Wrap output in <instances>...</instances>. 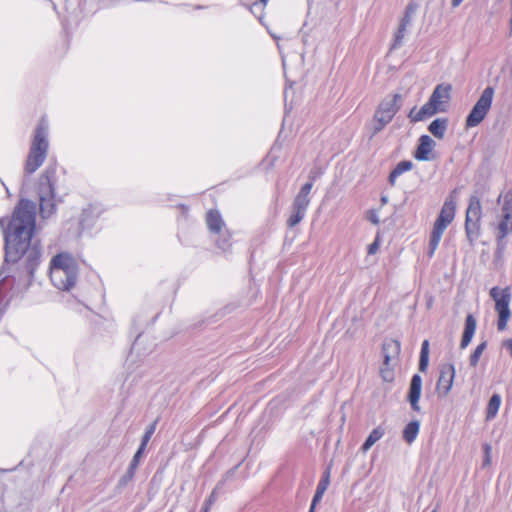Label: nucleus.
Listing matches in <instances>:
<instances>
[{
	"label": "nucleus",
	"instance_id": "obj_24",
	"mask_svg": "<svg viewBox=\"0 0 512 512\" xmlns=\"http://www.w3.org/2000/svg\"><path fill=\"white\" fill-rule=\"evenodd\" d=\"M412 167L413 163L411 161H401L391 172L389 176V182L393 185L397 177H399L404 172L410 171Z\"/></svg>",
	"mask_w": 512,
	"mask_h": 512
},
{
	"label": "nucleus",
	"instance_id": "obj_23",
	"mask_svg": "<svg viewBox=\"0 0 512 512\" xmlns=\"http://www.w3.org/2000/svg\"><path fill=\"white\" fill-rule=\"evenodd\" d=\"M501 405V396L499 394H493L488 402L486 409V419L492 420L498 413Z\"/></svg>",
	"mask_w": 512,
	"mask_h": 512
},
{
	"label": "nucleus",
	"instance_id": "obj_42",
	"mask_svg": "<svg viewBox=\"0 0 512 512\" xmlns=\"http://www.w3.org/2000/svg\"><path fill=\"white\" fill-rule=\"evenodd\" d=\"M505 199H506V203L504 205L509 207V205L512 204V190L505 195Z\"/></svg>",
	"mask_w": 512,
	"mask_h": 512
},
{
	"label": "nucleus",
	"instance_id": "obj_32",
	"mask_svg": "<svg viewBox=\"0 0 512 512\" xmlns=\"http://www.w3.org/2000/svg\"><path fill=\"white\" fill-rule=\"evenodd\" d=\"M155 426H156V424L153 423L148 427L145 434L143 435L141 446L146 447L147 443L149 442L151 436L153 435V433L155 431Z\"/></svg>",
	"mask_w": 512,
	"mask_h": 512
},
{
	"label": "nucleus",
	"instance_id": "obj_47",
	"mask_svg": "<svg viewBox=\"0 0 512 512\" xmlns=\"http://www.w3.org/2000/svg\"><path fill=\"white\" fill-rule=\"evenodd\" d=\"M208 511H209L208 506H204V507H203V512H208Z\"/></svg>",
	"mask_w": 512,
	"mask_h": 512
},
{
	"label": "nucleus",
	"instance_id": "obj_26",
	"mask_svg": "<svg viewBox=\"0 0 512 512\" xmlns=\"http://www.w3.org/2000/svg\"><path fill=\"white\" fill-rule=\"evenodd\" d=\"M400 350V345L397 341L390 340L383 345V356H384V365L389 366L390 363V355L389 352H393L397 354Z\"/></svg>",
	"mask_w": 512,
	"mask_h": 512
},
{
	"label": "nucleus",
	"instance_id": "obj_44",
	"mask_svg": "<svg viewBox=\"0 0 512 512\" xmlns=\"http://www.w3.org/2000/svg\"><path fill=\"white\" fill-rule=\"evenodd\" d=\"M381 202H382V204H386L388 202V198L386 196H383L381 198Z\"/></svg>",
	"mask_w": 512,
	"mask_h": 512
},
{
	"label": "nucleus",
	"instance_id": "obj_33",
	"mask_svg": "<svg viewBox=\"0 0 512 512\" xmlns=\"http://www.w3.org/2000/svg\"><path fill=\"white\" fill-rule=\"evenodd\" d=\"M380 373H381V377L386 382H391L394 378L393 372L388 366H385L384 368H382L380 370Z\"/></svg>",
	"mask_w": 512,
	"mask_h": 512
},
{
	"label": "nucleus",
	"instance_id": "obj_43",
	"mask_svg": "<svg viewBox=\"0 0 512 512\" xmlns=\"http://www.w3.org/2000/svg\"><path fill=\"white\" fill-rule=\"evenodd\" d=\"M463 0H452V5L454 7H457L459 6L461 3H462Z\"/></svg>",
	"mask_w": 512,
	"mask_h": 512
},
{
	"label": "nucleus",
	"instance_id": "obj_16",
	"mask_svg": "<svg viewBox=\"0 0 512 512\" xmlns=\"http://www.w3.org/2000/svg\"><path fill=\"white\" fill-rule=\"evenodd\" d=\"M206 224L209 231L214 234H221L225 228L222 216L217 210H210L207 212Z\"/></svg>",
	"mask_w": 512,
	"mask_h": 512
},
{
	"label": "nucleus",
	"instance_id": "obj_1",
	"mask_svg": "<svg viewBox=\"0 0 512 512\" xmlns=\"http://www.w3.org/2000/svg\"><path fill=\"white\" fill-rule=\"evenodd\" d=\"M35 215V204L29 200H21L16 206L7 228H5L6 220L0 219L7 262H16L27 252L35 228Z\"/></svg>",
	"mask_w": 512,
	"mask_h": 512
},
{
	"label": "nucleus",
	"instance_id": "obj_36",
	"mask_svg": "<svg viewBox=\"0 0 512 512\" xmlns=\"http://www.w3.org/2000/svg\"><path fill=\"white\" fill-rule=\"evenodd\" d=\"M379 238L376 237V239L374 240L373 243H371L369 246H368V254L369 255H374L377 253L378 249H379Z\"/></svg>",
	"mask_w": 512,
	"mask_h": 512
},
{
	"label": "nucleus",
	"instance_id": "obj_13",
	"mask_svg": "<svg viewBox=\"0 0 512 512\" xmlns=\"http://www.w3.org/2000/svg\"><path fill=\"white\" fill-rule=\"evenodd\" d=\"M435 145V141L430 136L422 135L419 139V145L415 152V158L419 161L431 160V154Z\"/></svg>",
	"mask_w": 512,
	"mask_h": 512
},
{
	"label": "nucleus",
	"instance_id": "obj_35",
	"mask_svg": "<svg viewBox=\"0 0 512 512\" xmlns=\"http://www.w3.org/2000/svg\"><path fill=\"white\" fill-rule=\"evenodd\" d=\"M216 244L223 251H227L231 246V243L229 242V237H224L223 239L217 240Z\"/></svg>",
	"mask_w": 512,
	"mask_h": 512
},
{
	"label": "nucleus",
	"instance_id": "obj_10",
	"mask_svg": "<svg viewBox=\"0 0 512 512\" xmlns=\"http://www.w3.org/2000/svg\"><path fill=\"white\" fill-rule=\"evenodd\" d=\"M455 378V367L453 364H445L440 369L436 389L441 396H447L451 391Z\"/></svg>",
	"mask_w": 512,
	"mask_h": 512
},
{
	"label": "nucleus",
	"instance_id": "obj_41",
	"mask_svg": "<svg viewBox=\"0 0 512 512\" xmlns=\"http://www.w3.org/2000/svg\"><path fill=\"white\" fill-rule=\"evenodd\" d=\"M503 346L509 351L512 357V339H507L506 341H504Z\"/></svg>",
	"mask_w": 512,
	"mask_h": 512
},
{
	"label": "nucleus",
	"instance_id": "obj_5",
	"mask_svg": "<svg viewBox=\"0 0 512 512\" xmlns=\"http://www.w3.org/2000/svg\"><path fill=\"white\" fill-rule=\"evenodd\" d=\"M401 100L400 94H394L384 98L375 111L372 122V136L379 133L383 128L389 124L395 114L400 108L399 101Z\"/></svg>",
	"mask_w": 512,
	"mask_h": 512
},
{
	"label": "nucleus",
	"instance_id": "obj_8",
	"mask_svg": "<svg viewBox=\"0 0 512 512\" xmlns=\"http://www.w3.org/2000/svg\"><path fill=\"white\" fill-rule=\"evenodd\" d=\"M490 296L495 301V310L498 313L497 328L503 331L507 327L511 312L509 308L511 294L508 288L499 289L494 287L490 291Z\"/></svg>",
	"mask_w": 512,
	"mask_h": 512
},
{
	"label": "nucleus",
	"instance_id": "obj_12",
	"mask_svg": "<svg viewBox=\"0 0 512 512\" xmlns=\"http://www.w3.org/2000/svg\"><path fill=\"white\" fill-rule=\"evenodd\" d=\"M421 392H422V378L420 375L415 374V375H413V377L411 379L407 398L411 405V408L416 412L420 411L419 399L421 396Z\"/></svg>",
	"mask_w": 512,
	"mask_h": 512
},
{
	"label": "nucleus",
	"instance_id": "obj_20",
	"mask_svg": "<svg viewBox=\"0 0 512 512\" xmlns=\"http://www.w3.org/2000/svg\"><path fill=\"white\" fill-rule=\"evenodd\" d=\"M385 434V428L378 426L374 428L365 442L363 443L361 450L367 452L377 441H379Z\"/></svg>",
	"mask_w": 512,
	"mask_h": 512
},
{
	"label": "nucleus",
	"instance_id": "obj_11",
	"mask_svg": "<svg viewBox=\"0 0 512 512\" xmlns=\"http://www.w3.org/2000/svg\"><path fill=\"white\" fill-rule=\"evenodd\" d=\"M451 89L452 87L449 84H439L435 87L429 98L441 112L446 111L447 104L450 100Z\"/></svg>",
	"mask_w": 512,
	"mask_h": 512
},
{
	"label": "nucleus",
	"instance_id": "obj_27",
	"mask_svg": "<svg viewBox=\"0 0 512 512\" xmlns=\"http://www.w3.org/2000/svg\"><path fill=\"white\" fill-rule=\"evenodd\" d=\"M429 362V341L424 340L421 345L420 352V360H419V369L420 371H425L427 369Z\"/></svg>",
	"mask_w": 512,
	"mask_h": 512
},
{
	"label": "nucleus",
	"instance_id": "obj_45",
	"mask_svg": "<svg viewBox=\"0 0 512 512\" xmlns=\"http://www.w3.org/2000/svg\"><path fill=\"white\" fill-rule=\"evenodd\" d=\"M314 509H315V506H313V502H312L309 512H314Z\"/></svg>",
	"mask_w": 512,
	"mask_h": 512
},
{
	"label": "nucleus",
	"instance_id": "obj_34",
	"mask_svg": "<svg viewBox=\"0 0 512 512\" xmlns=\"http://www.w3.org/2000/svg\"><path fill=\"white\" fill-rule=\"evenodd\" d=\"M367 219L374 225L379 224L380 219L377 210H370L367 212Z\"/></svg>",
	"mask_w": 512,
	"mask_h": 512
},
{
	"label": "nucleus",
	"instance_id": "obj_21",
	"mask_svg": "<svg viewBox=\"0 0 512 512\" xmlns=\"http://www.w3.org/2000/svg\"><path fill=\"white\" fill-rule=\"evenodd\" d=\"M420 429V423L419 421H411L409 422L404 430H403V439L408 443L411 444L415 441Z\"/></svg>",
	"mask_w": 512,
	"mask_h": 512
},
{
	"label": "nucleus",
	"instance_id": "obj_7",
	"mask_svg": "<svg viewBox=\"0 0 512 512\" xmlns=\"http://www.w3.org/2000/svg\"><path fill=\"white\" fill-rule=\"evenodd\" d=\"M482 207L477 196H471L466 211L465 232L469 242L472 244L480 235V220Z\"/></svg>",
	"mask_w": 512,
	"mask_h": 512
},
{
	"label": "nucleus",
	"instance_id": "obj_14",
	"mask_svg": "<svg viewBox=\"0 0 512 512\" xmlns=\"http://www.w3.org/2000/svg\"><path fill=\"white\" fill-rule=\"evenodd\" d=\"M441 112L439 108H436V106L432 103V101L429 99L428 102H426L419 110H416V108H412L409 112V119L411 122H419L423 121L429 117H432L436 113Z\"/></svg>",
	"mask_w": 512,
	"mask_h": 512
},
{
	"label": "nucleus",
	"instance_id": "obj_6",
	"mask_svg": "<svg viewBox=\"0 0 512 512\" xmlns=\"http://www.w3.org/2000/svg\"><path fill=\"white\" fill-rule=\"evenodd\" d=\"M493 97V87H486L467 116L466 127H476L484 120L491 108Z\"/></svg>",
	"mask_w": 512,
	"mask_h": 512
},
{
	"label": "nucleus",
	"instance_id": "obj_37",
	"mask_svg": "<svg viewBox=\"0 0 512 512\" xmlns=\"http://www.w3.org/2000/svg\"><path fill=\"white\" fill-rule=\"evenodd\" d=\"M483 448H484V452H485V458H484L483 464L486 466V465H489L491 462V456H490L491 446L489 444H485L483 446Z\"/></svg>",
	"mask_w": 512,
	"mask_h": 512
},
{
	"label": "nucleus",
	"instance_id": "obj_25",
	"mask_svg": "<svg viewBox=\"0 0 512 512\" xmlns=\"http://www.w3.org/2000/svg\"><path fill=\"white\" fill-rule=\"evenodd\" d=\"M509 207H507L506 205L503 206V210L505 211V214H504V217H503V220L499 223L498 225V239L502 240L504 239L507 235H508V231H509V228H508V222L510 220V212H509Z\"/></svg>",
	"mask_w": 512,
	"mask_h": 512
},
{
	"label": "nucleus",
	"instance_id": "obj_29",
	"mask_svg": "<svg viewBox=\"0 0 512 512\" xmlns=\"http://www.w3.org/2000/svg\"><path fill=\"white\" fill-rule=\"evenodd\" d=\"M103 212H104V208L101 204L93 203V204H90L86 209H84L83 215L85 217H89V216L99 217Z\"/></svg>",
	"mask_w": 512,
	"mask_h": 512
},
{
	"label": "nucleus",
	"instance_id": "obj_19",
	"mask_svg": "<svg viewBox=\"0 0 512 512\" xmlns=\"http://www.w3.org/2000/svg\"><path fill=\"white\" fill-rule=\"evenodd\" d=\"M447 125L448 120L446 118H437L430 123L428 130L436 138L442 139L445 135Z\"/></svg>",
	"mask_w": 512,
	"mask_h": 512
},
{
	"label": "nucleus",
	"instance_id": "obj_22",
	"mask_svg": "<svg viewBox=\"0 0 512 512\" xmlns=\"http://www.w3.org/2000/svg\"><path fill=\"white\" fill-rule=\"evenodd\" d=\"M330 483V472L326 471L318 483L315 495L313 497V506H316V504L322 499L325 491L327 490Z\"/></svg>",
	"mask_w": 512,
	"mask_h": 512
},
{
	"label": "nucleus",
	"instance_id": "obj_39",
	"mask_svg": "<svg viewBox=\"0 0 512 512\" xmlns=\"http://www.w3.org/2000/svg\"><path fill=\"white\" fill-rule=\"evenodd\" d=\"M215 491H213L211 493V495L209 496V498L205 501V504L204 506H208V508L210 509L211 505L213 504V502L215 501Z\"/></svg>",
	"mask_w": 512,
	"mask_h": 512
},
{
	"label": "nucleus",
	"instance_id": "obj_15",
	"mask_svg": "<svg viewBox=\"0 0 512 512\" xmlns=\"http://www.w3.org/2000/svg\"><path fill=\"white\" fill-rule=\"evenodd\" d=\"M313 187V183L312 182H307L306 184H304L300 191L298 192V194L296 195V197L294 198V201H293V204H292V207L296 210H301V211H304L306 212L308 207H309V204H310V192H311V189Z\"/></svg>",
	"mask_w": 512,
	"mask_h": 512
},
{
	"label": "nucleus",
	"instance_id": "obj_2",
	"mask_svg": "<svg viewBox=\"0 0 512 512\" xmlns=\"http://www.w3.org/2000/svg\"><path fill=\"white\" fill-rule=\"evenodd\" d=\"M49 150V123L41 118L32 132L29 152L25 161L26 174L34 173L46 160Z\"/></svg>",
	"mask_w": 512,
	"mask_h": 512
},
{
	"label": "nucleus",
	"instance_id": "obj_30",
	"mask_svg": "<svg viewBox=\"0 0 512 512\" xmlns=\"http://www.w3.org/2000/svg\"><path fill=\"white\" fill-rule=\"evenodd\" d=\"M485 347H486V344L485 343H481V344H479L475 348L474 352L471 354V356H470V365L472 367H476L477 366V364L479 362V359H480V357H481Z\"/></svg>",
	"mask_w": 512,
	"mask_h": 512
},
{
	"label": "nucleus",
	"instance_id": "obj_28",
	"mask_svg": "<svg viewBox=\"0 0 512 512\" xmlns=\"http://www.w3.org/2000/svg\"><path fill=\"white\" fill-rule=\"evenodd\" d=\"M306 212L301 210H296L292 207V212L290 217L287 220V224L289 227H294L299 224L302 219L305 217Z\"/></svg>",
	"mask_w": 512,
	"mask_h": 512
},
{
	"label": "nucleus",
	"instance_id": "obj_18",
	"mask_svg": "<svg viewBox=\"0 0 512 512\" xmlns=\"http://www.w3.org/2000/svg\"><path fill=\"white\" fill-rule=\"evenodd\" d=\"M415 11H416V6H414L413 4H409L407 9H406L405 16L401 20V23L399 25L398 31H397V33L395 35L394 47H397L398 45H400L401 40L404 37V33H405V30H406V27L410 24L411 18L413 16V14L415 13Z\"/></svg>",
	"mask_w": 512,
	"mask_h": 512
},
{
	"label": "nucleus",
	"instance_id": "obj_40",
	"mask_svg": "<svg viewBox=\"0 0 512 512\" xmlns=\"http://www.w3.org/2000/svg\"><path fill=\"white\" fill-rule=\"evenodd\" d=\"M268 0H260V3H254L251 7V11L255 13V10L257 8H260L261 6H265L267 4Z\"/></svg>",
	"mask_w": 512,
	"mask_h": 512
},
{
	"label": "nucleus",
	"instance_id": "obj_31",
	"mask_svg": "<svg viewBox=\"0 0 512 512\" xmlns=\"http://www.w3.org/2000/svg\"><path fill=\"white\" fill-rule=\"evenodd\" d=\"M145 450V447L144 446H141L138 448V450L136 451L131 463H130V467H129V471H128V477L131 478L133 476V473H134V470L135 468L137 467L138 463H139V459L143 453V451Z\"/></svg>",
	"mask_w": 512,
	"mask_h": 512
},
{
	"label": "nucleus",
	"instance_id": "obj_38",
	"mask_svg": "<svg viewBox=\"0 0 512 512\" xmlns=\"http://www.w3.org/2000/svg\"><path fill=\"white\" fill-rule=\"evenodd\" d=\"M29 256L32 257V260H33V263L31 264V270H32L34 265H37V260L39 258V253L36 250H31L29 252Z\"/></svg>",
	"mask_w": 512,
	"mask_h": 512
},
{
	"label": "nucleus",
	"instance_id": "obj_4",
	"mask_svg": "<svg viewBox=\"0 0 512 512\" xmlns=\"http://www.w3.org/2000/svg\"><path fill=\"white\" fill-rule=\"evenodd\" d=\"M457 194L458 190L454 189L450 195L446 198L442 209L440 211V214L438 218L435 221L430 242H429V252L428 255L430 257L433 256L434 252L436 251L440 240L442 238V235L448 225L453 221L455 217V211L457 206Z\"/></svg>",
	"mask_w": 512,
	"mask_h": 512
},
{
	"label": "nucleus",
	"instance_id": "obj_46",
	"mask_svg": "<svg viewBox=\"0 0 512 512\" xmlns=\"http://www.w3.org/2000/svg\"><path fill=\"white\" fill-rule=\"evenodd\" d=\"M314 509H315V506H313V502H312L309 512H314Z\"/></svg>",
	"mask_w": 512,
	"mask_h": 512
},
{
	"label": "nucleus",
	"instance_id": "obj_17",
	"mask_svg": "<svg viewBox=\"0 0 512 512\" xmlns=\"http://www.w3.org/2000/svg\"><path fill=\"white\" fill-rule=\"evenodd\" d=\"M476 326H477V322H476V319L474 318V316L471 314L467 315L466 320H465V327H464V331H463V335H462V339H461V343H460V347L462 349L466 348L470 344V342L475 334Z\"/></svg>",
	"mask_w": 512,
	"mask_h": 512
},
{
	"label": "nucleus",
	"instance_id": "obj_9",
	"mask_svg": "<svg viewBox=\"0 0 512 512\" xmlns=\"http://www.w3.org/2000/svg\"><path fill=\"white\" fill-rule=\"evenodd\" d=\"M40 214L43 218H48L55 211L54 187L48 177L42 178L39 189Z\"/></svg>",
	"mask_w": 512,
	"mask_h": 512
},
{
	"label": "nucleus",
	"instance_id": "obj_3",
	"mask_svg": "<svg viewBox=\"0 0 512 512\" xmlns=\"http://www.w3.org/2000/svg\"><path fill=\"white\" fill-rule=\"evenodd\" d=\"M49 276L52 284L59 290L68 291L74 287L78 268L75 260L68 253H60L50 261Z\"/></svg>",
	"mask_w": 512,
	"mask_h": 512
}]
</instances>
